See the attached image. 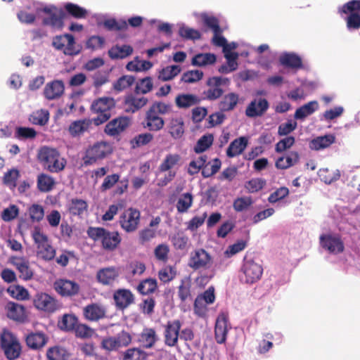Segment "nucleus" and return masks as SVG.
Here are the masks:
<instances>
[{
	"instance_id": "obj_1",
	"label": "nucleus",
	"mask_w": 360,
	"mask_h": 360,
	"mask_svg": "<svg viewBox=\"0 0 360 360\" xmlns=\"http://www.w3.org/2000/svg\"><path fill=\"white\" fill-rule=\"evenodd\" d=\"M88 236L94 241H99L105 251L115 250L120 245L122 238L118 231H110L103 227L90 226L87 229Z\"/></svg>"
},
{
	"instance_id": "obj_2",
	"label": "nucleus",
	"mask_w": 360,
	"mask_h": 360,
	"mask_svg": "<svg viewBox=\"0 0 360 360\" xmlns=\"http://www.w3.org/2000/svg\"><path fill=\"white\" fill-rule=\"evenodd\" d=\"M38 160L44 169L51 173L62 172L67 164L66 160L60 155L58 150L47 146L39 150Z\"/></svg>"
},
{
	"instance_id": "obj_3",
	"label": "nucleus",
	"mask_w": 360,
	"mask_h": 360,
	"mask_svg": "<svg viewBox=\"0 0 360 360\" xmlns=\"http://www.w3.org/2000/svg\"><path fill=\"white\" fill-rule=\"evenodd\" d=\"M338 13L344 18L349 30L360 29V0H350L338 8Z\"/></svg>"
},
{
	"instance_id": "obj_4",
	"label": "nucleus",
	"mask_w": 360,
	"mask_h": 360,
	"mask_svg": "<svg viewBox=\"0 0 360 360\" xmlns=\"http://www.w3.org/2000/svg\"><path fill=\"white\" fill-rule=\"evenodd\" d=\"M115 106V101L112 98L103 97L94 101L91 106V111L97 114V117L93 119L94 124L98 126L107 122L110 118V111Z\"/></svg>"
},
{
	"instance_id": "obj_5",
	"label": "nucleus",
	"mask_w": 360,
	"mask_h": 360,
	"mask_svg": "<svg viewBox=\"0 0 360 360\" xmlns=\"http://www.w3.org/2000/svg\"><path fill=\"white\" fill-rule=\"evenodd\" d=\"M37 12H43L47 15L42 20L44 25L51 27L54 29L61 30L64 26V19L66 13L63 8H58L54 5L46 6L41 8H37Z\"/></svg>"
},
{
	"instance_id": "obj_6",
	"label": "nucleus",
	"mask_w": 360,
	"mask_h": 360,
	"mask_svg": "<svg viewBox=\"0 0 360 360\" xmlns=\"http://www.w3.org/2000/svg\"><path fill=\"white\" fill-rule=\"evenodd\" d=\"M128 186L129 180L125 178L121 180L120 174L114 173L108 174L104 177L102 184L99 186V190L101 193H105L116 186L112 191V195L120 196L127 191Z\"/></svg>"
},
{
	"instance_id": "obj_7",
	"label": "nucleus",
	"mask_w": 360,
	"mask_h": 360,
	"mask_svg": "<svg viewBox=\"0 0 360 360\" xmlns=\"http://www.w3.org/2000/svg\"><path fill=\"white\" fill-rule=\"evenodd\" d=\"M112 152L110 144L106 142H97L89 147L84 157V163L85 165H91L98 160H102Z\"/></svg>"
},
{
	"instance_id": "obj_8",
	"label": "nucleus",
	"mask_w": 360,
	"mask_h": 360,
	"mask_svg": "<svg viewBox=\"0 0 360 360\" xmlns=\"http://www.w3.org/2000/svg\"><path fill=\"white\" fill-rule=\"evenodd\" d=\"M241 281L248 284H252L261 278L263 268L261 264L254 260L245 259L241 267Z\"/></svg>"
},
{
	"instance_id": "obj_9",
	"label": "nucleus",
	"mask_w": 360,
	"mask_h": 360,
	"mask_svg": "<svg viewBox=\"0 0 360 360\" xmlns=\"http://www.w3.org/2000/svg\"><path fill=\"white\" fill-rule=\"evenodd\" d=\"M212 264L211 255L203 248L192 251L188 261V266L193 271L207 269Z\"/></svg>"
},
{
	"instance_id": "obj_10",
	"label": "nucleus",
	"mask_w": 360,
	"mask_h": 360,
	"mask_svg": "<svg viewBox=\"0 0 360 360\" xmlns=\"http://www.w3.org/2000/svg\"><path fill=\"white\" fill-rule=\"evenodd\" d=\"M141 213L136 208L129 207L125 210L120 215L119 224L121 228L127 233L135 231L139 225Z\"/></svg>"
},
{
	"instance_id": "obj_11",
	"label": "nucleus",
	"mask_w": 360,
	"mask_h": 360,
	"mask_svg": "<svg viewBox=\"0 0 360 360\" xmlns=\"http://www.w3.org/2000/svg\"><path fill=\"white\" fill-rule=\"evenodd\" d=\"M0 345L6 357L8 360L17 359L20 356L21 346L11 333L1 335Z\"/></svg>"
},
{
	"instance_id": "obj_12",
	"label": "nucleus",
	"mask_w": 360,
	"mask_h": 360,
	"mask_svg": "<svg viewBox=\"0 0 360 360\" xmlns=\"http://www.w3.org/2000/svg\"><path fill=\"white\" fill-rule=\"evenodd\" d=\"M131 342V336L129 333L122 330L115 337H108L101 341V348L112 352L120 347H127Z\"/></svg>"
},
{
	"instance_id": "obj_13",
	"label": "nucleus",
	"mask_w": 360,
	"mask_h": 360,
	"mask_svg": "<svg viewBox=\"0 0 360 360\" xmlns=\"http://www.w3.org/2000/svg\"><path fill=\"white\" fill-rule=\"evenodd\" d=\"M321 246L330 254L338 255L344 252L345 245L339 234H323L320 236Z\"/></svg>"
},
{
	"instance_id": "obj_14",
	"label": "nucleus",
	"mask_w": 360,
	"mask_h": 360,
	"mask_svg": "<svg viewBox=\"0 0 360 360\" xmlns=\"http://www.w3.org/2000/svg\"><path fill=\"white\" fill-rule=\"evenodd\" d=\"M33 304L39 310L53 313L58 309L57 300L45 292H38L33 298Z\"/></svg>"
},
{
	"instance_id": "obj_15",
	"label": "nucleus",
	"mask_w": 360,
	"mask_h": 360,
	"mask_svg": "<svg viewBox=\"0 0 360 360\" xmlns=\"http://www.w3.org/2000/svg\"><path fill=\"white\" fill-rule=\"evenodd\" d=\"M130 119L126 116H120L110 120L105 127L104 132L112 137L120 136L130 125Z\"/></svg>"
},
{
	"instance_id": "obj_16",
	"label": "nucleus",
	"mask_w": 360,
	"mask_h": 360,
	"mask_svg": "<svg viewBox=\"0 0 360 360\" xmlns=\"http://www.w3.org/2000/svg\"><path fill=\"white\" fill-rule=\"evenodd\" d=\"M181 323L179 320L169 321L165 326V344L169 347L177 345Z\"/></svg>"
},
{
	"instance_id": "obj_17",
	"label": "nucleus",
	"mask_w": 360,
	"mask_h": 360,
	"mask_svg": "<svg viewBox=\"0 0 360 360\" xmlns=\"http://www.w3.org/2000/svg\"><path fill=\"white\" fill-rule=\"evenodd\" d=\"M56 291L63 297H72L80 290L79 285L75 281L68 279H58L54 283Z\"/></svg>"
},
{
	"instance_id": "obj_18",
	"label": "nucleus",
	"mask_w": 360,
	"mask_h": 360,
	"mask_svg": "<svg viewBox=\"0 0 360 360\" xmlns=\"http://www.w3.org/2000/svg\"><path fill=\"white\" fill-rule=\"evenodd\" d=\"M113 300L117 309L124 310L135 302V297L129 289L120 288L115 291Z\"/></svg>"
},
{
	"instance_id": "obj_19",
	"label": "nucleus",
	"mask_w": 360,
	"mask_h": 360,
	"mask_svg": "<svg viewBox=\"0 0 360 360\" xmlns=\"http://www.w3.org/2000/svg\"><path fill=\"white\" fill-rule=\"evenodd\" d=\"M269 107V104L266 98H255L248 105L245 115L251 118L262 116Z\"/></svg>"
},
{
	"instance_id": "obj_20",
	"label": "nucleus",
	"mask_w": 360,
	"mask_h": 360,
	"mask_svg": "<svg viewBox=\"0 0 360 360\" xmlns=\"http://www.w3.org/2000/svg\"><path fill=\"white\" fill-rule=\"evenodd\" d=\"M65 90L64 83L61 80H53L48 82L44 89L43 95L49 101L60 98Z\"/></svg>"
},
{
	"instance_id": "obj_21",
	"label": "nucleus",
	"mask_w": 360,
	"mask_h": 360,
	"mask_svg": "<svg viewBox=\"0 0 360 360\" xmlns=\"http://www.w3.org/2000/svg\"><path fill=\"white\" fill-rule=\"evenodd\" d=\"M228 321V315L224 313L219 314L216 320L214 337L217 342L219 344H223L226 340Z\"/></svg>"
},
{
	"instance_id": "obj_22",
	"label": "nucleus",
	"mask_w": 360,
	"mask_h": 360,
	"mask_svg": "<svg viewBox=\"0 0 360 360\" xmlns=\"http://www.w3.org/2000/svg\"><path fill=\"white\" fill-rule=\"evenodd\" d=\"M148 101L146 97H137L132 94H129L125 96L123 102L124 111L127 113H134L143 108Z\"/></svg>"
},
{
	"instance_id": "obj_23",
	"label": "nucleus",
	"mask_w": 360,
	"mask_h": 360,
	"mask_svg": "<svg viewBox=\"0 0 360 360\" xmlns=\"http://www.w3.org/2000/svg\"><path fill=\"white\" fill-rule=\"evenodd\" d=\"M7 316L15 321L24 323L27 318L25 307L18 303L8 302L6 306Z\"/></svg>"
},
{
	"instance_id": "obj_24",
	"label": "nucleus",
	"mask_w": 360,
	"mask_h": 360,
	"mask_svg": "<svg viewBox=\"0 0 360 360\" xmlns=\"http://www.w3.org/2000/svg\"><path fill=\"white\" fill-rule=\"evenodd\" d=\"M83 315L89 321H98L105 317L106 310L100 304L91 303L84 307Z\"/></svg>"
},
{
	"instance_id": "obj_25",
	"label": "nucleus",
	"mask_w": 360,
	"mask_h": 360,
	"mask_svg": "<svg viewBox=\"0 0 360 360\" xmlns=\"http://www.w3.org/2000/svg\"><path fill=\"white\" fill-rule=\"evenodd\" d=\"M119 270L115 266L101 269L96 274L97 281L104 285H111L119 277Z\"/></svg>"
},
{
	"instance_id": "obj_26",
	"label": "nucleus",
	"mask_w": 360,
	"mask_h": 360,
	"mask_svg": "<svg viewBox=\"0 0 360 360\" xmlns=\"http://www.w3.org/2000/svg\"><path fill=\"white\" fill-rule=\"evenodd\" d=\"M11 263L19 271V278L24 281H29L33 276V271L30 266L29 262L23 257H13Z\"/></svg>"
},
{
	"instance_id": "obj_27",
	"label": "nucleus",
	"mask_w": 360,
	"mask_h": 360,
	"mask_svg": "<svg viewBox=\"0 0 360 360\" xmlns=\"http://www.w3.org/2000/svg\"><path fill=\"white\" fill-rule=\"evenodd\" d=\"M218 103V107L221 112H230L233 110L239 103L240 97L237 93L229 92L222 95Z\"/></svg>"
},
{
	"instance_id": "obj_28",
	"label": "nucleus",
	"mask_w": 360,
	"mask_h": 360,
	"mask_svg": "<svg viewBox=\"0 0 360 360\" xmlns=\"http://www.w3.org/2000/svg\"><path fill=\"white\" fill-rule=\"evenodd\" d=\"M143 124L150 131H158L164 127L165 120L162 117L148 110Z\"/></svg>"
},
{
	"instance_id": "obj_29",
	"label": "nucleus",
	"mask_w": 360,
	"mask_h": 360,
	"mask_svg": "<svg viewBox=\"0 0 360 360\" xmlns=\"http://www.w3.org/2000/svg\"><path fill=\"white\" fill-rule=\"evenodd\" d=\"M134 49L129 44H115L108 51V56L112 60L124 59L131 56Z\"/></svg>"
},
{
	"instance_id": "obj_30",
	"label": "nucleus",
	"mask_w": 360,
	"mask_h": 360,
	"mask_svg": "<svg viewBox=\"0 0 360 360\" xmlns=\"http://www.w3.org/2000/svg\"><path fill=\"white\" fill-rule=\"evenodd\" d=\"M158 340V337L156 331L152 328H143L139 338V343L146 349L152 348Z\"/></svg>"
},
{
	"instance_id": "obj_31",
	"label": "nucleus",
	"mask_w": 360,
	"mask_h": 360,
	"mask_svg": "<svg viewBox=\"0 0 360 360\" xmlns=\"http://www.w3.org/2000/svg\"><path fill=\"white\" fill-rule=\"evenodd\" d=\"M300 160V155L297 151H290L285 156L277 159L275 166L279 169H286L295 165Z\"/></svg>"
},
{
	"instance_id": "obj_32",
	"label": "nucleus",
	"mask_w": 360,
	"mask_h": 360,
	"mask_svg": "<svg viewBox=\"0 0 360 360\" xmlns=\"http://www.w3.org/2000/svg\"><path fill=\"white\" fill-rule=\"evenodd\" d=\"M248 144V139L245 136H240L234 139L229 146L226 150V155L229 158H233L241 154Z\"/></svg>"
},
{
	"instance_id": "obj_33",
	"label": "nucleus",
	"mask_w": 360,
	"mask_h": 360,
	"mask_svg": "<svg viewBox=\"0 0 360 360\" xmlns=\"http://www.w3.org/2000/svg\"><path fill=\"white\" fill-rule=\"evenodd\" d=\"M88 203L86 200L79 198H72L68 204V211L72 216L82 217L87 212Z\"/></svg>"
},
{
	"instance_id": "obj_34",
	"label": "nucleus",
	"mask_w": 360,
	"mask_h": 360,
	"mask_svg": "<svg viewBox=\"0 0 360 360\" xmlns=\"http://www.w3.org/2000/svg\"><path fill=\"white\" fill-rule=\"evenodd\" d=\"M280 63L292 69H302L303 68L302 58L295 53H285L280 56Z\"/></svg>"
},
{
	"instance_id": "obj_35",
	"label": "nucleus",
	"mask_w": 360,
	"mask_h": 360,
	"mask_svg": "<svg viewBox=\"0 0 360 360\" xmlns=\"http://www.w3.org/2000/svg\"><path fill=\"white\" fill-rule=\"evenodd\" d=\"M206 84L208 88L202 92L204 99L216 101L222 96L224 91L210 78L207 79Z\"/></svg>"
},
{
	"instance_id": "obj_36",
	"label": "nucleus",
	"mask_w": 360,
	"mask_h": 360,
	"mask_svg": "<svg viewBox=\"0 0 360 360\" xmlns=\"http://www.w3.org/2000/svg\"><path fill=\"white\" fill-rule=\"evenodd\" d=\"M168 130L170 136L174 139H181L184 134V122L183 118L173 117L168 124Z\"/></svg>"
},
{
	"instance_id": "obj_37",
	"label": "nucleus",
	"mask_w": 360,
	"mask_h": 360,
	"mask_svg": "<svg viewBox=\"0 0 360 360\" xmlns=\"http://www.w3.org/2000/svg\"><path fill=\"white\" fill-rule=\"evenodd\" d=\"M199 102L198 96L191 94H180L175 98V104L179 108H188Z\"/></svg>"
},
{
	"instance_id": "obj_38",
	"label": "nucleus",
	"mask_w": 360,
	"mask_h": 360,
	"mask_svg": "<svg viewBox=\"0 0 360 360\" xmlns=\"http://www.w3.org/2000/svg\"><path fill=\"white\" fill-rule=\"evenodd\" d=\"M335 141V136L333 134H326L311 140L309 147L312 150H319L329 147Z\"/></svg>"
},
{
	"instance_id": "obj_39",
	"label": "nucleus",
	"mask_w": 360,
	"mask_h": 360,
	"mask_svg": "<svg viewBox=\"0 0 360 360\" xmlns=\"http://www.w3.org/2000/svg\"><path fill=\"white\" fill-rule=\"evenodd\" d=\"M137 291L143 295H149L158 290V282L155 278L142 280L136 287Z\"/></svg>"
},
{
	"instance_id": "obj_40",
	"label": "nucleus",
	"mask_w": 360,
	"mask_h": 360,
	"mask_svg": "<svg viewBox=\"0 0 360 360\" xmlns=\"http://www.w3.org/2000/svg\"><path fill=\"white\" fill-rule=\"evenodd\" d=\"M63 10L66 15H68L76 19L85 18L88 14L86 9L70 2L64 4Z\"/></svg>"
},
{
	"instance_id": "obj_41",
	"label": "nucleus",
	"mask_w": 360,
	"mask_h": 360,
	"mask_svg": "<svg viewBox=\"0 0 360 360\" xmlns=\"http://www.w3.org/2000/svg\"><path fill=\"white\" fill-rule=\"evenodd\" d=\"M319 108V103L316 101H309L307 103L297 108L295 112V118L303 120L307 116L313 114Z\"/></svg>"
},
{
	"instance_id": "obj_42",
	"label": "nucleus",
	"mask_w": 360,
	"mask_h": 360,
	"mask_svg": "<svg viewBox=\"0 0 360 360\" xmlns=\"http://www.w3.org/2000/svg\"><path fill=\"white\" fill-rule=\"evenodd\" d=\"M217 57L214 53H205L195 55L191 60V65L193 66L202 67L214 64Z\"/></svg>"
},
{
	"instance_id": "obj_43",
	"label": "nucleus",
	"mask_w": 360,
	"mask_h": 360,
	"mask_svg": "<svg viewBox=\"0 0 360 360\" xmlns=\"http://www.w3.org/2000/svg\"><path fill=\"white\" fill-rule=\"evenodd\" d=\"M46 343V338L44 333H35L28 335L26 338V344L28 347L33 349H39Z\"/></svg>"
},
{
	"instance_id": "obj_44",
	"label": "nucleus",
	"mask_w": 360,
	"mask_h": 360,
	"mask_svg": "<svg viewBox=\"0 0 360 360\" xmlns=\"http://www.w3.org/2000/svg\"><path fill=\"white\" fill-rule=\"evenodd\" d=\"M148 353L139 347H131L125 350L122 354V360H146Z\"/></svg>"
},
{
	"instance_id": "obj_45",
	"label": "nucleus",
	"mask_w": 360,
	"mask_h": 360,
	"mask_svg": "<svg viewBox=\"0 0 360 360\" xmlns=\"http://www.w3.org/2000/svg\"><path fill=\"white\" fill-rule=\"evenodd\" d=\"M46 356L48 360H68L70 354L64 347L55 346L47 350Z\"/></svg>"
},
{
	"instance_id": "obj_46",
	"label": "nucleus",
	"mask_w": 360,
	"mask_h": 360,
	"mask_svg": "<svg viewBox=\"0 0 360 360\" xmlns=\"http://www.w3.org/2000/svg\"><path fill=\"white\" fill-rule=\"evenodd\" d=\"M55 184V181L51 176L41 173L37 176V188L41 192L51 191Z\"/></svg>"
},
{
	"instance_id": "obj_47",
	"label": "nucleus",
	"mask_w": 360,
	"mask_h": 360,
	"mask_svg": "<svg viewBox=\"0 0 360 360\" xmlns=\"http://www.w3.org/2000/svg\"><path fill=\"white\" fill-rule=\"evenodd\" d=\"M49 120V112L46 109L34 111L30 116V121L36 125L44 126Z\"/></svg>"
},
{
	"instance_id": "obj_48",
	"label": "nucleus",
	"mask_w": 360,
	"mask_h": 360,
	"mask_svg": "<svg viewBox=\"0 0 360 360\" xmlns=\"http://www.w3.org/2000/svg\"><path fill=\"white\" fill-rule=\"evenodd\" d=\"M181 71L179 65H169L162 68L159 72V79L162 81H169L174 78Z\"/></svg>"
},
{
	"instance_id": "obj_49",
	"label": "nucleus",
	"mask_w": 360,
	"mask_h": 360,
	"mask_svg": "<svg viewBox=\"0 0 360 360\" xmlns=\"http://www.w3.org/2000/svg\"><path fill=\"white\" fill-rule=\"evenodd\" d=\"M89 125L90 122L86 120L75 121L69 126V132L73 136H79L88 130Z\"/></svg>"
},
{
	"instance_id": "obj_50",
	"label": "nucleus",
	"mask_w": 360,
	"mask_h": 360,
	"mask_svg": "<svg viewBox=\"0 0 360 360\" xmlns=\"http://www.w3.org/2000/svg\"><path fill=\"white\" fill-rule=\"evenodd\" d=\"M135 82V77L131 75H123L113 83V89L117 92H121L129 88Z\"/></svg>"
},
{
	"instance_id": "obj_51",
	"label": "nucleus",
	"mask_w": 360,
	"mask_h": 360,
	"mask_svg": "<svg viewBox=\"0 0 360 360\" xmlns=\"http://www.w3.org/2000/svg\"><path fill=\"white\" fill-rule=\"evenodd\" d=\"M7 292L13 297L18 300H29V292L23 286L11 285L8 288Z\"/></svg>"
},
{
	"instance_id": "obj_52",
	"label": "nucleus",
	"mask_w": 360,
	"mask_h": 360,
	"mask_svg": "<svg viewBox=\"0 0 360 360\" xmlns=\"http://www.w3.org/2000/svg\"><path fill=\"white\" fill-rule=\"evenodd\" d=\"M148 110L151 111L154 114L159 115H167L172 112V105L169 103H165L162 101H155L148 108Z\"/></svg>"
},
{
	"instance_id": "obj_53",
	"label": "nucleus",
	"mask_w": 360,
	"mask_h": 360,
	"mask_svg": "<svg viewBox=\"0 0 360 360\" xmlns=\"http://www.w3.org/2000/svg\"><path fill=\"white\" fill-rule=\"evenodd\" d=\"M146 271V266L143 262L134 261L126 266V272L130 278L142 275Z\"/></svg>"
},
{
	"instance_id": "obj_54",
	"label": "nucleus",
	"mask_w": 360,
	"mask_h": 360,
	"mask_svg": "<svg viewBox=\"0 0 360 360\" xmlns=\"http://www.w3.org/2000/svg\"><path fill=\"white\" fill-rule=\"evenodd\" d=\"M214 136L211 134L203 135L197 141L196 145L194 147V151L196 153H200L208 149L213 143Z\"/></svg>"
},
{
	"instance_id": "obj_55",
	"label": "nucleus",
	"mask_w": 360,
	"mask_h": 360,
	"mask_svg": "<svg viewBox=\"0 0 360 360\" xmlns=\"http://www.w3.org/2000/svg\"><path fill=\"white\" fill-rule=\"evenodd\" d=\"M191 285L189 281L182 280L181 284L178 287V297L181 302H186L188 300H191Z\"/></svg>"
},
{
	"instance_id": "obj_56",
	"label": "nucleus",
	"mask_w": 360,
	"mask_h": 360,
	"mask_svg": "<svg viewBox=\"0 0 360 360\" xmlns=\"http://www.w3.org/2000/svg\"><path fill=\"white\" fill-rule=\"evenodd\" d=\"M77 322L78 319L75 315L64 314L60 322V326L64 330L71 331L75 330L78 323Z\"/></svg>"
},
{
	"instance_id": "obj_57",
	"label": "nucleus",
	"mask_w": 360,
	"mask_h": 360,
	"mask_svg": "<svg viewBox=\"0 0 360 360\" xmlns=\"http://www.w3.org/2000/svg\"><path fill=\"white\" fill-rule=\"evenodd\" d=\"M153 139V135L150 133H143L135 136L130 141L131 148H136L149 143Z\"/></svg>"
},
{
	"instance_id": "obj_58",
	"label": "nucleus",
	"mask_w": 360,
	"mask_h": 360,
	"mask_svg": "<svg viewBox=\"0 0 360 360\" xmlns=\"http://www.w3.org/2000/svg\"><path fill=\"white\" fill-rule=\"evenodd\" d=\"M193 203V196L189 193H184L178 200L176 208L179 212L184 213L191 207Z\"/></svg>"
},
{
	"instance_id": "obj_59",
	"label": "nucleus",
	"mask_w": 360,
	"mask_h": 360,
	"mask_svg": "<svg viewBox=\"0 0 360 360\" xmlns=\"http://www.w3.org/2000/svg\"><path fill=\"white\" fill-rule=\"evenodd\" d=\"M253 203L250 196H244L237 198L233 202V207L238 212H243L248 209Z\"/></svg>"
},
{
	"instance_id": "obj_60",
	"label": "nucleus",
	"mask_w": 360,
	"mask_h": 360,
	"mask_svg": "<svg viewBox=\"0 0 360 360\" xmlns=\"http://www.w3.org/2000/svg\"><path fill=\"white\" fill-rule=\"evenodd\" d=\"M180 160V155L178 154L167 155L163 162L160 164L159 169L160 172H166L172 169Z\"/></svg>"
},
{
	"instance_id": "obj_61",
	"label": "nucleus",
	"mask_w": 360,
	"mask_h": 360,
	"mask_svg": "<svg viewBox=\"0 0 360 360\" xmlns=\"http://www.w3.org/2000/svg\"><path fill=\"white\" fill-rule=\"evenodd\" d=\"M179 34L184 39L196 40L201 38V34L198 30L186 26L179 28Z\"/></svg>"
},
{
	"instance_id": "obj_62",
	"label": "nucleus",
	"mask_w": 360,
	"mask_h": 360,
	"mask_svg": "<svg viewBox=\"0 0 360 360\" xmlns=\"http://www.w3.org/2000/svg\"><path fill=\"white\" fill-rule=\"evenodd\" d=\"M153 86L152 78L150 77H146L140 79V81L136 84L135 93L136 94H147L150 92Z\"/></svg>"
},
{
	"instance_id": "obj_63",
	"label": "nucleus",
	"mask_w": 360,
	"mask_h": 360,
	"mask_svg": "<svg viewBox=\"0 0 360 360\" xmlns=\"http://www.w3.org/2000/svg\"><path fill=\"white\" fill-rule=\"evenodd\" d=\"M295 143V139L292 136H287L281 139L275 146V151L281 153L290 148Z\"/></svg>"
},
{
	"instance_id": "obj_64",
	"label": "nucleus",
	"mask_w": 360,
	"mask_h": 360,
	"mask_svg": "<svg viewBox=\"0 0 360 360\" xmlns=\"http://www.w3.org/2000/svg\"><path fill=\"white\" fill-rule=\"evenodd\" d=\"M75 335L79 338H90L94 334V330L84 323H77L75 328Z\"/></svg>"
}]
</instances>
